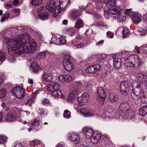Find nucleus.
Wrapping results in <instances>:
<instances>
[{
	"label": "nucleus",
	"mask_w": 147,
	"mask_h": 147,
	"mask_svg": "<svg viewBox=\"0 0 147 147\" xmlns=\"http://www.w3.org/2000/svg\"><path fill=\"white\" fill-rule=\"evenodd\" d=\"M32 39L30 35L25 32L19 35L16 38L9 39L7 42L8 45L10 47L8 49L9 53L14 56L23 52H34L36 48V43L26 41H31Z\"/></svg>",
	"instance_id": "f257e3e1"
},
{
	"label": "nucleus",
	"mask_w": 147,
	"mask_h": 147,
	"mask_svg": "<svg viewBox=\"0 0 147 147\" xmlns=\"http://www.w3.org/2000/svg\"><path fill=\"white\" fill-rule=\"evenodd\" d=\"M82 86L81 82L79 81H76L73 83L67 99L68 101H73L76 98L80 91Z\"/></svg>",
	"instance_id": "f03ea898"
},
{
	"label": "nucleus",
	"mask_w": 147,
	"mask_h": 147,
	"mask_svg": "<svg viewBox=\"0 0 147 147\" xmlns=\"http://www.w3.org/2000/svg\"><path fill=\"white\" fill-rule=\"evenodd\" d=\"M119 111L123 112L126 111L125 116L129 119H134L135 117L136 119H137V116H138L137 113L134 112L129 109V105L126 102H123L120 104Z\"/></svg>",
	"instance_id": "7ed1b4c3"
},
{
	"label": "nucleus",
	"mask_w": 147,
	"mask_h": 147,
	"mask_svg": "<svg viewBox=\"0 0 147 147\" xmlns=\"http://www.w3.org/2000/svg\"><path fill=\"white\" fill-rule=\"evenodd\" d=\"M125 64L126 66L137 68L140 66V60L137 55H130L125 60Z\"/></svg>",
	"instance_id": "20e7f679"
},
{
	"label": "nucleus",
	"mask_w": 147,
	"mask_h": 147,
	"mask_svg": "<svg viewBox=\"0 0 147 147\" xmlns=\"http://www.w3.org/2000/svg\"><path fill=\"white\" fill-rule=\"evenodd\" d=\"M55 7V3L53 0H50L47 3L45 8L51 13H52V15L56 17L61 11L60 7L57 5Z\"/></svg>",
	"instance_id": "39448f33"
},
{
	"label": "nucleus",
	"mask_w": 147,
	"mask_h": 147,
	"mask_svg": "<svg viewBox=\"0 0 147 147\" xmlns=\"http://www.w3.org/2000/svg\"><path fill=\"white\" fill-rule=\"evenodd\" d=\"M20 9L18 8H14L11 9L10 12H6L4 14L1 20V22L8 21V19L10 17L11 18H13L18 16L20 13Z\"/></svg>",
	"instance_id": "423d86ee"
},
{
	"label": "nucleus",
	"mask_w": 147,
	"mask_h": 147,
	"mask_svg": "<svg viewBox=\"0 0 147 147\" xmlns=\"http://www.w3.org/2000/svg\"><path fill=\"white\" fill-rule=\"evenodd\" d=\"M142 85L139 82L135 81L132 84V88H136V89H132V91L133 93L138 98H141L144 97V93L143 90L141 89Z\"/></svg>",
	"instance_id": "0eeeda50"
},
{
	"label": "nucleus",
	"mask_w": 147,
	"mask_h": 147,
	"mask_svg": "<svg viewBox=\"0 0 147 147\" xmlns=\"http://www.w3.org/2000/svg\"><path fill=\"white\" fill-rule=\"evenodd\" d=\"M25 90L20 86H16L11 91V93L18 99H21L25 96Z\"/></svg>",
	"instance_id": "6e6552de"
},
{
	"label": "nucleus",
	"mask_w": 147,
	"mask_h": 147,
	"mask_svg": "<svg viewBox=\"0 0 147 147\" xmlns=\"http://www.w3.org/2000/svg\"><path fill=\"white\" fill-rule=\"evenodd\" d=\"M18 116L16 113V109H11L7 115L5 119L7 122H11L17 120Z\"/></svg>",
	"instance_id": "1a4fd4ad"
},
{
	"label": "nucleus",
	"mask_w": 147,
	"mask_h": 147,
	"mask_svg": "<svg viewBox=\"0 0 147 147\" xmlns=\"http://www.w3.org/2000/svg\"><path fill=\"white\" fill-rule=\"evenodd\" d=\"M101 68L100 66L98 64L91 65L87 68L86 70L83 71V74L87 75L89 74H93L99 71Z\"/></svg>",
	"instance_id": "9d476101"
},
{
	"label": "nucleus",
	"mask_w": 147,
	"mask_h": 147,
	"mask_svg": "<svg viewBox=\"0 0 147 147\" xmlns=\"http://www.w3.org/2000/svg\"><path fill=\"white\" fill-rule=\"evenodd\" d=\"M79 114L80 115L86 117L95 115V112L93 110H89L84 108H81L79 112Z\"/></svg>",
	"instance_id": "9b49d317"
},
{
	"label": "nucleus",
	"mask_w": 147,
	"mask_h": 147,
	"mask_svg": "<svg viewBox=\"0 0 147 147\" xmlns=\"http://www.w3.org/2000/svg\"><path fill=\"white\" fill-rule=\"evenodd\" d=\"M132 84H131L129 81L122 82L120 85V89L121 92L126 93L127 91H129L132 87Z\"/></svg>",
	"instance_id": "f8f14e48"
},
{
	"label": "nucleus",
	"mask_w": 147,
	"mask_h": 147,
	"mask_svg": "<svg viewBox=\"0 0 147 147\" xmlns=\"http://www.w3.org/2000/svg\"><path fill=\"white\" fill-rule=\"evenodd\" d=\"M30 69L34 73H36L40 69V67L37 63L36 59L33 57H32L30 60Z\"/></svg>",
	"instance_id": "ddd939ff"
},
{
	"label": "nucleus",
	"mask_w": 147,
	"mask_h": 147,
	"mask_svg": "<svg viewBox=\"0 0 147 147\" xmlns=\"http://www.w3.org/2000/svg\"><path fill=\"white\" fill-rule=\"evenodd\" d=\"M105 97V94L104 89L102 87H99L97 90V99L99 103L103 104Z\"/></svg>",
	"instance_id": "4468645a"
},
{
	"label": "nucleus",
	"mask_w": 147,
	"mask_h": 147,
	"mask_svg": "<svg viewBox=\"0 0 147 147\" xmlns=\"http://www.w3.org/2000/svg\"><path fill=\"white\" fill-rule=\"evenodd\" d=\"M13 30V29H11L10 30H6L2 32L1 33L2 40L6 41L8 38H10L11 36L15 35V33Z\"/></svg>",
	"instance_id": "2eb2a0df"
},
{
	"label": "nucleus",
	"mask_w": 147,
	"mask_h": 147,
	"mask_svg": "<svg viewBox=\"0 0 147 147\" xmlns=\"http://www.w3.org/2000/svg\"><path fill=\"white\" fill-rule=\"evenodd\" d=\"M89 98L88 94L86 93H84L80 96L77 98L78 105L80 106H82L85 105Z\"/></svg>",
	"instance_id": "dca6fc26"
},
{
	"label": "nucleus",
	"mask_w": 147,
	"mask_h": 147,
	"mask_svg": "<svg viewBox=\"0 0 147 147\" xmlns=\"http://www.w3.org/2000/svg\"><path fill=\"white\" fill-rule=\"evenodd\" d=\"M68 139L76 144L80 142V138L79 135L75 132L70 133L69 134Z\"/></svg>",
	"instance_id": "f3484780"
},
{
	"label": "nucleus",
	"mask_w": 147,
	"mask_h": 147,
	"mask_svg": "<svg viewBox=\"0 0 147 147\" xmlns=\"http://www.w3.org/2000/svg\"><path fill=\"white\" fill-rule=\"evenodd\" d=\"M56 74L44 72L42 75V78L46 82L52 81L53 78L55 76Z\"/></svg>",
	"instance_id": "a211bd4d"
},
{
	"label": "nucleus",
	"mask_w": 147,
	"mask_h": 147,
	"mask_svg": "<svg viewBox=\"0 0 147 147\" xmlns=\"http://www.w3.org/2000/svg\"><path fill=\"white\" fill-rule=\"evenodd\" d=\"M101 137V134L100 132L98 131H94L92 136L90 138L92 143L93 144H96L100 140Z\"/></svg>",
	"instance_id": "6ab92c4d"
},
{
	"label": "nucleus",
	"mask_w": 147,
	"mask_h": 147,
	"mask_svg": "<svg viewBox=\"0 0 147 147\" xmlns=\"http://www.w3.org/2000/svg\"><path fill=\"white\" fill-rule=\"evenodd\" d=\"M63 65L64 69L68 72H71L74 69V65L71 61L65 60L64 62H63Z\"/></svg>",
	"instance_id": "aec40b11"
},
{
	"label": "nucleus",
	"mask_w": 147,
	"mask_h": 147,
	"mask_svg": "<svg viewBox=\"0 0 147 147\" xmlns=\"http://www.w3.org/2000/svg\"><path fill=\"white\" fill-rule=\"evenodd\" d=\"M83 130L86 138L87 139H90L94 133L93 129L91 127H85L83 129Z\"/></svg>",
	"instance_id": "412c9836"
},
{
	"label": "nucleus",
	"mask_w": 147,
	"mask_h": 147,
	"mask_svg": "<svg viewBox=\"0 0 147 147\" xmlns=\"http://www.w3.org/2000/svg\"><path fill=\"white\" fill-rule=\"evenodd\" d=\"M113 59V65L114 66L116 69H118L121 67V59L117 56H113L112 57Z\"/></svg>",
	"instance_id": "4be33fe9"
},
{
	"label": "nucleus",
	"mask_w": 147,
	"mask_h": 147,
	"mask_svg": "<svg viewBox=\"0 0 147 147\" xmlns=\"http://www.w3.org/2000/svg\"><path fill=\"white\" fill-rule=\"evenodd\" d=\"M59 85L56 83H51L47 86V89L50 92H53L57 89H59Z\"/></svg>",
	"instance_id": "5701e85b"
},
{
	"label": "nucleus",
	"mask_w": 147,
	"mask_h": 147,
	"mask_svg": "<svg viewBox=\"0 0 147 147\" xmlns=\"http://www.w3.org/2000/svg\"><path fill=\"white\" fill-rule=\"evenodd\" d=\"M38 93V90L33 93L32 95V97L29 99L26 102V105L28 106H31L32 104L34 102V99L36 96L37 94Z\"/></svg>",
	"instance_id": "b1692460"
},
{
	"label": "nucleus",
	"mask_w": 147,
	"mask_h": 147,
	"mask_svg": "<svg viewBox=\"0 0 147 147\" xmlns=\"http://www.w3.org/2000/svg\"><path fill=\"white\" fill-rule=\"evenodd\" d=\"M70 4L69 0H59V5L58 6L60 7L61 10L62 8H64V7L68 6Z\"/></svg>",
	"instance_id": "393cba45"
},
{
	"label": "nucleus",
	"mask_w": 147,
	"mask_h": 147,
	"mask_svg": "<svg viewBox=\"0 0 147 147\" xmlns=\"http://www.w3.org/2000/svg\"><path fill=\"white\" fill-rule=\"evenodd\" d=\"M132 21L136 24L139 23L141 21L140 15L137 13H134L131 17Z\"/></svg>",
	"instance_id": "a878e982"
},
{
	"label": "nucleus",
	"mask_w": 147,
	"mask_h": 147,
	"mask_svg": "<svg viewBox=\"0 0 147 147\" xmlns=\"http://www.w3.org/2000/svg\"><path fill=\"white\" fill-rule=\"evenodd\" d=\"M59 89L56 90L55 91L52 92V95L54 98H59L60 97L61 98H63L64 96H63L61 91L59 90Z\"/></svg>",
	"instance_id": "bb28decb"
},
{
	"label": "nucleus",
	"mask_w": 147,
	"mask_h": 147,
	"mask_svg": "<svg viewBox=\"0 0 147 147\" xmlns=\"http://www.w3.org/2000/svg\"><path fill=\"white\" fill-rule=\"evenodd\" d=\"M137 79L141 82L144 83L147 80V76L142 73H138L137 74Z\"/></svg>",
	"instance_id": "cd10ccee"
},
{
	"label": "nucleus",
	"mask_w": 147,
	"mask_h": 147,
	"mask_svg": "<svg viewBox=\"0 0 147 147\" xmlns=\"http://www.w3.org/2000/svg\"><path fill=\"white\" fill-rule=\"evenodd\" d=\"M39 19L41 20H46L49 16V14L47 12L44 11L39 13L38 15Z\"/></svg>",
	"instance_id": "c85d7f7f"
},
{
	"label": "nucleus",
	"mask_w": 147,
	"mask_h": 147,
	"mask_svg": "<svg viewBox=\"0 0 147 147\" xmlns=\"http://www.w3.org/2000/svg\"><path fill=\"white\" fill-rule=\"evenodd\" d=\"M109 100L112 102L117 101L118 100L117 95L114 93H110L109 95Z\"/></svg>",
	"instance_id": "c756f323"
},
{
	"label": "nucleus",
	"mask_w": 147,
	"mask_h": 147,
	"mask_svg": "<svg viewBox=\"0 0 147 147\" xmlns=\"http://www.w3.org/2000/svg\"><path fill=\"white\" fill-rule=\"evenodd\" d=\"M115 19L117 18L119 22H121L124 21L126 19V17L124 16H123L121 12H118L117 14L114 15Z\"/></svg>",
	"instance_id": "7c9ffc66"
},
{
	"label": "nucleus",
	"mask_w": 147,
	"mask_h": 147,
	"mask_svg": "<svg viewBox=\"0 0 147 147\" xmlns=\"http://www.w3.org/2000/svg\"><path fill=\"white\" fill-rule=\"evenodd\" d=\"M116 13H115L113 12V11L110 10L109 11H104V16L106 19H108L110 16L113 17L114 18V15H115Z\"/></svg>",
	"instance_id": "2f4dec72"
},
{
	"label": "nucleus",
	"mask_w": 147,
	"mask_h": 147,
	"mask_svg": "<svg viewBox=\"0 0 147 147\" xmlns=\"http://www.w3.org/2000/svg\"><path fill=\"white\" fill-rule=\"evenodd\" d=\"M140 115L144 116L147 114V105L142 107L140 110Z\"/></svg>",
	"instance_id": "473e14b6"
},
{
	"label": "nucleus",
	"mask_w": 147,
	"mask_h": 147,
	"mask_svg": "<svg viewBox=\"0 0 147 147\" xmlns=\"http://www.w3.org/2000/svg\"><path fill=\"white\" fill-rule=\"evenodd\" d=\"M106 57V56L105 55H96V61L100 62H103L104 59Z\"/></svg>",
	"instance_id": "72a5a7b5"
},
{
	"label": "nucleus",
	"mask_w": 147,
	"mask_h": 147,
	"mask_svg": "<svg viewBox=\"0 0 147 147\" xmlns=\"http://www.w3.org/2000/svg\"><path fill=\"white\" fill-rule=\"evenodd\" d=\"M49 53L47 51H45L43 52H42L40 53L37 56L38 57L40 58L41 59H44L46 56H49Z\"/></svg>",
	"instance_id": "f704fd0d"
},
{
	"label": "nucleus",
	"mask_w": 147,
	"mask_h": 147,
	"mask_svg": "<svg viewBox=\"0 0 147 147\" xmlns=\"http://www.w3.org/2000/svg\"><path fill=\"white\" fill-rule=\"evenodd\" d=\"M104 3L106 5L111 6H113L116 3L115 0H104Z\"/></svg>",
	"instance_id": "c9c22d12"
},
{
	"label": "nucleus",
	"mask_w": 147,
	"mask_h": 147,
	"mask_svg": "<svg viewBox=\"0 0 147 147\" xmlns=\"http://www.w3.org/2000/svg\"><path fill=\"white\" fill-rule=\"evenodd\" d=\"M137 34L140 36L145 35L147 34V30L146 28L144 29L139 28L137 31Z\"/></svg>",
	"instance_id": "e433bc0d"
},
{
	"label": "nucleus",
	"mask_w": 147,
	"mask_h": 147,
	"mask_svg": "<svg viewBox=\"0 0 147 147\" xmlns=\"http://www.w3.org/2000/svg\"><path fill=\"white\" fill-rule=\"evenodd\" d=\"M60 35L58 34L53 35L51 38V40L54 42V44L58 45Z\"/></svg>",
	"instance_id": "4c0bfd02"
},
{
	"label": "nucleus",
	"mask_w": 147,
	"mask_h": 147,
	"mask_svg": "<svg viewBox=\"0 0 147 147\" xmlns=\"http://www.w3.org/2000/svg\"><path fill=\"white\" fill-rule=\"evenodd\" d=\"M113 8H112L110 10L112 11L113 12H115L116 13L115 14H117L118 12H120L119 11L121 10L120 7L118 5H115L113 6H112Z\"/></svg>",
	"instance_id": "58836bf2"
},
{
	"label": "nucleus",
	"mask_w": 147,
	"mask_h": 147,
	"mask_svg": "<svg viewBox=\"0 0 147 147\" xmlns=\"http://www.w3.org/2000/svg\"><path fill=\"white\" fill-rule=\"evenodd\" d=\"M122 34L123 38H124V37H126L128 36L130 34L129 31V29L126 27L124 28L123 30Z\"/></svg>",
	"instance_id": "ea45409f"
},
{
	"label": "nucleus",
	"mask_w": 147,
	"mask_h": 147,
	"mask_svg": "<svg viewBox=\"0 0 147 147\" xmlns=\"http://www.w3.org/2000/svg\"><path fill=\"white\" fill-rule=\"evenodd\" d=\"M96 55H94L89 57L87 60V63L88 64H91L96 61Z\"/></svg>",
	"instance_id": "a19ab883"
},
{
	"label": "nucleus",
	"mask_w": 147,
	"mask_h": 147,
	"mask_svg": "<svg viewBox=\"0 0 147 147\" xmlns=\"http://www.w3.org/2000/svg\"><path fill=\"white\" fill-rule=\"evenodd\" d=\"M83 26V22L81 20L79 19L77 20L75 26L76 27L79 28L82 27Z\"/></svg>",
	"instance_id": "79ce46f5"
},
{
	"label": "nucleus",
	"mask_w": 147,
	"mask_h": 147,
	"mask_svg": "<svg viewBox=\"0 0 147 147\" xmlns=\"http://www.w3.org/2000/svg\"><path fill=\"white\" fill-rule=\"evenodd\" d=\"M78 11L77 10L73 11L70 14L71 17L74 20L77 18Z\"/></svg>",
	"instance_id": "37998d69"
},
{
	"label": "nucleus",
	"mask_w": 147,
	"mask_h": 147,
	"mask_svg": "<svg viewBox=\"0 0 147 147\" xmlns=\"http://www.w3.org/2000/svg\"><path fill=\"white\" fill-rule=\"evenodd\" d=\"M42 2V0H32L30 3L33 5L37 6L40 5Z\"/></svg>",
	"instance_id": "c03bdc74"
},
{
	"label": "nucleus",
	"mask_w": 147,
	"mask_h": 147,
	"mask_svg": "<svg viewBox=\"0 0 147 147\" xmlns=\"http://www.w3.org/2000/svg\"><path fill=\"white\" fill-rule=\"evenodd\" d=\"M72 59V57L69 54H64L63 62H64L65 60L67 61H70Z\"/></svg>",
	"instance_id": "a18cd8bd"
},
{
	"label": "nucleus",
	"mask_w": 147,
	"mask_h": 147,
	"mask_svg": "<svg viewBox=\"0 0 147 147\" xmlns=\"http://www.w3.org/2000/svg\"><path fill=\"white\" fill-rule=\"evenodd\" d=\"M66 42L65 37L63 36H60L59 43L61 45H63L65 44Z\"/></svg>",
	"instance_id": "49530a36"
},
{
	"label": "nucleus",
	"mask_w": 147,
	"mask_h": 147,
	"mask_svg": "<svg viewBox=\"0 0 147 147\" xmlns=\"http://www.w3.org/2000/svg\"><path fill=\"white\" fill-rule=\"evenodd\" d=\"M6 59L5 54L3 51L0 52V61L3 62Z\"/></svg>",
	"instance_id": "de8ad7c7"
},
{
	"label": "nucleus",
	"mask_w": 147,
	"mask_h": 147,
	"mask_svg": "<svg viewBox=\"0 0 147 147\" xmlns=\"http://www.w3.org/2000/svg\"><path fill=\"white\" fill-rule=\"evenodd\" d=\"M67 32L70 36H73L75 33L76 30L73 28H70L68 30Z\"/></svg>",
	"instance_id": "09e8293b"
},
{
	"label": "nucleus",
	"mask_w": 147,
	"mask_h": 147,
	"mask_svg": "<svg viewBox=\"0 0 147 147\" xmlns=\"http://www.w3.org/2000/svg\"><path fill=\"white\" fill-rule=\"evenodd\" d=\"M105 73L102 74V77H105V76L110 73L111 71V69L108 67L106 66L105 68Z\"/></svg>",
	"instance_id": "8fccbe9b"
},
{
	"label": "nucleus",
	"mask_w": 147,
	"mask_h": 147,
	"mask_svg": "<svg viewBox=\"0 0 147 147\" xmlns=\"http://www.w3.org/2000/svg\"><path fill=\"white\" fill-rule=\"evenodd\" d=\"M65 82H69L72 80V77L69 74L64 75Z\"/></svg>",
	"instance_id": "3c124183"
},
{
	"label": "nucleus",
	"mask_w": 147,
	"mask_h": 147,
	"mask_svg": "<svg viewBox=\"0 0 147 147\" xmlns=\"http://www.w3.org/2000/svg\"><path fill=\"white\" fill-rule=\"evenodd\" d=\"M63 116L64 118H66L67 119L70 118L71 117V115L69 111L68 110H65L64 111Z\"/></svg>",
	"instance_id": "603ef678"
},
{
	"label": "nucleus",
	"mask_w": 147,
	"mask_h": 147,
	"mask_svg": "<svg viewBox=\"0 0 147 147\" xmlns=\"http://www.w3.org/2000/svg\"><path fill=\"white\" fill-rule=\"evenodd\" d=\"M95 7L98 9H100L102 6V3L100 0L96 2Z\"/></svg>",
	"instance_id": "864d4df0"
},
{
	"label": "nucleus",
	"mask_w": 147,
	"mask_h": 147,
	"mask_svg": "<svg viewBox=\"0 0 147 147\" xmlns=\"http://www.w3.org/2000/svg\"><path fill=\"white\" fill-rule=\"evenodd\" d=\"M40 143V140H35L31 141L30 142V145L32 146H35Z\"/></svg>",
	"instance_id": "5fc2aeb1"
},
{
	"label": "nucleus",
	"mask_w": 147,
	"mask_h": 147,
	"mask_svg": "<svg viewBox=\"0 0 147 147\" xmlns=\"http://www.w3.org/2000/svg\"><path fill=\"white\" fill-rule=\"evenodd\" d=\"M6 91L5 89H1L0 90V98H2L4 97L6 95Z\"/></svg>",
	"instance_id": "6e6d98bb"
},
{
	"label": "nucleus",
	"mask_w": 147,
	"mask_h": 147,
	"mask_svg": "<svg viewBox=\"0 0 147 147\" xmlns=\"http://www.w3.org/2000/svg\"><path fill=\"white\" fill-rule=\"evenodd\" d=\"M77 42L76 40H72L70 41L69 44L70 45L73 46L74 47L76 48V45H77Z\"/></svg>",
	"instance_id": "4d7b16f0"
},
{
	"label": "nucleus",
	"mask_w": 147,
	"mask_h": 147,
	"mask_svg": "<svg viewBox=\"0 0 147 147\" xmlns=\"http://www.w3.org/2000/svg\"><path fill=\"white\" fill-rule=\"evenodd\" d=\"M42 104L44 105H49L50 104V102L49 100L47 98H44L42 102Z\"/></svg>",
	"instance_id": "13d9d810"
},
{
	"label": "nucleus",
	"mask_w": 147,
	"mask_h": 147,
	"mask_svg": "<svg viewBox=\"0 0 147 147\" xmlns=\"http://www.w3.org/2000/svg\"><path fill=\"white\" fill-rule=\"evenodd\" d=\"M48 113V110L46 109H42L41 110V112L39 113L40 115L42 116H45L47 115Z\"/></svg>",
	"instance_id": "bf43d9fd"
},
{
	"label": "nucleus",
	"mask_w": 147,
	"mask_h": 147,
	"mask_svg": "<svg viewBox=\"0 0 147 147\" xmlns=\"http://www.w3.org/2000/svg\"><path fill=\"white\" fill-rule=\"evenodd\" d=\"M141 48L144 53L147 54V44L142 45L141 46Z\"/></svg>",
	"instance_id": "052dcab7"
},
{
	"label": "nucleus",
	"mask_w": 147,
	"mask_h": 147,
	"mask_svg": "<svg viewBox=\"0 0 147 147\" xmlns=\"http://www.w3.org/2000/svg\"><path fill=\"white\" fill-rule=\"evenodd\" d=\"M6 137L3 136H0V144H3L6 142Z\"/></svg>",
	"instance_id": "680f3d73"
},
{
	"label": "nucleus",
	"mask_w": 147,
	"mask_h": 147,
	"mask_svg": "<svg viewBox=\"0 0 147 147\" xmlns=\"http://www.w3.org/2000/svg\"><path fill=\"white\" fill-rule=\"evenodd\" d=\"M33 33L34 36L38 38H41L42 36V34L40 32L38 31H33Z\"/></svg>",
	"instance_id": "e2e57ef3"
},
{
	"label": "nucleus",
	"mask_w": 147,
	"mask_h": 147,
	"mask_svg": "<svg viewBox=\"0 0 147 147\" xmlns=\"http://www.w3.org/2000/svg\"><path fill=\"white\" fill-rule=\"evenodd\" d=\"M131 9H127L125 10V13L126 14H127L129 16H132L133 14H134L135 13L133 12H132L131 10Z\"/></svg>",
	"instance_id": "0e129e2a"
},
{
	"label": "nucleus",
	"mask_w": 147,
	"mask_h": 147,
	"mask_svg": "<svg viewBox=\"0 0 147 147\" xmlns=\"http://www.w3.org/2000/svg\"><path fill=\"white\" fill-rule=\"evenodd\" d=\"M87 45L85 44H84L82 43H80V44H77L76 48H84L85 46H86Z\"/></svg>",
	"instance_id": "69168bd1"
},
{
	"label": "nucleus",
	"mask_w": 147,
	"mask_h": 147,
	"mask_svg": "<svg viewBox=\"0 0 147 147\" xmlns=\"http://www.w3.org/2000/svg\"><path fill=\"white\" fill-rule=\"evenodd\" d=\"M39 121L38 119H35L34 122L31 123V125L33 126H35L38 127L39 125Z\"/></svg>",
	"instance_id": "338daca9"
},
{
	"label": "nucleus",
	"mask_w": 147,
	"mask_h": 147,
	"mask_svg": "<svg viewBox=\"0 0 147 147\" xmlns=\"http://www.w3.org/2000/svg\"><path fill=\"white\" fill-rule=\"evenodd\" d=\"M58 78L60 82H65L64 75H61L59 76Z\"/></svg>",
	"instance_id": "774afa93"
}]
</instances>
